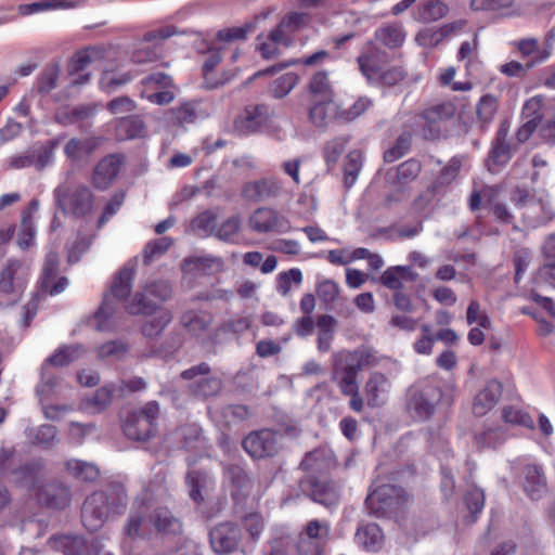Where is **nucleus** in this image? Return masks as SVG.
<instances>
[{
	"mask_svg": "<svg viewBox=\"0 0 555 555\" xmlns=\"http://www.w3.org/2000/svg\"><path fill=\"white\" fill-rule=\"evenodd\" d=\"M127 504V495L120 486H111L105 491L89 495L82 506V522L90 531L99 530L111 514H119Z\"/></svg>",
	"mask_w": 555,
	"mask_h": 555,
	"instance_id": "obj_1",
	"label": "nucleus"
},
{
	"mask_svg": "<svg viewBox=\"0 0 555 555\" xmlns=\"http://www.w3.org/2000/svg\"><path fill=\"white\" fill-rule=\"evenodd\" d=\"M307 23V14L293 12L285 15L267 36H257L256 50L263 60H274L283 54L284 49L294 46L293 35Z\"/></svg>",
	"mask_w": 555,
	"mask_h": 555,
	"instance_id": "obj_2",
	"label": "nucleus"
},
{
	"mask_svg": "<svg viewBox=\"0 0 555 555\" xmlns=\"http://www.w3.org/2000/svg\"><path fill=\"white\" fill-rule=\"evenodd\" d=\"M16 481L22 486L34 489L38 488V500L49 507L63 508L69 501V491L61 482L53 481L41 485L46 469L42 463L35 462L13 472Z\"/></svg>",
	"mask_w": 555,
	"mask_h": 555,
	"instance_id": "obj_3",
	"label": "nucleus"
},
{
	"mask_svg": "<svg viewBox=\"0 0 555 555\" xmlns=\"http://www.w3.org/2000/svg\"><path fill=\"white\" fill-rule=\"evenodd\" d=\"M70 177L67 172L64 181L54 189V203L65 215L82 218L92 211L94 194L83 183L73 184Z\"/></svg>",
	"mask_w": 555,
	"mask_h": 555,
	"instance_id": "obj_4",
	"label": "nucleus"
},
{
	"mask_svg": "<svg viewBox=\"0 0 555 555\" xmlns=\"http://www.w3.org/2000/svg\"><path fill=\"white\" fill-rule=\"evenodd\" d=\"M509 199L516 208L522 210L524 221L532 228L548 222L555 216L547 195L537 197L526 188L517 186L512 190Z\"/></svg>",
	"mask_w": 555,
	"mask_h": 555,
	"instance_id": "obj_5",
	"label": "nucleus"
},
{
	"mask_svg": "<svg viewBox=\"0 0 555 555\" xmlns=\"http://www.w3.org/2000/svg\"><path fill=\"white\" fill-rule=\"evenodd\" d=\"M172 295L171 285L167 281L146 283L143 292L137 293L126 306L130 314L150 315L157 311V304L167 301Z\"/></svg>",
	"mask_w": 555,
	"mask_h": 555,
	"instance_id": "obj_6",
	"label": "nucleus"
},
{
	"mask_svg": "<svg viewBox=\"0 0 555 555\" xmlns=\"http://www.w3.org/2000/svg\"><path fill=\"white\" fill-rule=\"evenodd\" d=\"M180 376L189 382L190 393L197 398L205 399L216 396L222 388L221 379L210 373V366L205 362L184 370Z\"/></svg>",
	"mask_w": 555,
	"mask_h": 555,
	"instance_id": "obj_7",
	"label": "nucleus"
},
{
	"mask_svg": "<svg viewBox=\"0 0 555 555\" xmlns=\"http://www.w3.org/2000/svg\"><path fill=\"white\" fill-rule=\"evenodd\" d=\"M442 399V390L435 384L421 382L410 389L409 409L414 415L426 421L430 418Z\"/></svg>",
	"mask_w": 555,
	"mask_h": 555,
	"instance_id": "obj_8",
	"label": "nucleus"
},
{
	"mask_svg": "<svg viewBox=\"0 0 555 555\" xmlns=\"http://www.w3.org/2000/svg\"><path fill=\"white\" fill-rule=\"evenodd\" d=\"M159 411V404L156 401L147 402L127 418L124 425L125 435L132 440H147L156 429L155 422Z\"/></svg>",
	"mask_w": 555,
	"mask_h": 555,
	"instance_id": "obj_9",
	"label": "nucleus"
},
{
	"mask_svg": "<svg viewBox=\"0 0 555 555\" xmlns=\"http://www.w3.org/2000/svg\"><path fill=\"white\" fill-rule=\"evenodd\" d=\"M404 502L403 490L388 483L376 487L369 493L365 500L367 508L378 516H384L399 509Z\"/></svg>",
	"mask_w": 555,
	"mask_h": 555,
	"instance_id": "obj_10",
	"label": "nucleus"
},
{
	"mask_svg": "<svg viewBox=\"0 0 555 555\" xmlns=\"http://www.w3.org/2000/svg\"><path fill=\"white\" fill-rule=\"evenodd\" d=\"M508 132L509 122L504 120L499 127L492 147L488 154L487 166L491 172H496L503 168L517 150V145L511 144L507 140Z\"/></svg>",
	"mask_w": 555,
	"mask_h": 555,
	"instance_id": "obj_11",
	"label": "nucleus"
},
{
	"mask_svg": "<svg viewBox=\"0 0 555 555\" xmlns=\"http://www.w3.org/2000/svg\"><path fill=\"white\" fill-rule=\"evenodd\" d=\"M249 227L258 233H286L291 230L287 218L273 208H257L249 217Z\"/></svg>",
	"mask_w": 555,
	"mask_h": 555,
	"instance_id": "obj_12",
	"label": "nucleus"
},
{
	"mask_svg": "<svg viewBox=\"0 0 555 555\" xmlns=\"http://www.w3.org/2000/svg\"><path fill=\"white\" fill-rule=\"evenodd\" d=\"M28 279V268L21 261L11 259L0 275V292L13 295L14 300L24 292Z\"/></svg>",
	"mask_w": 555,
	"mask_h": 555,
	"instance_id": "obj_13",
	"label": "nucleus"
},
{
	"mask_svg": "<svg viewBox=\"0 0 555 555\" xmlns=\"http://www.w3.org/2000/svg\"><path fill=\"white\" fill-rule=\"evenodd\" d=\"M242 446L253 457L272 456L279 450L280 435L269 429H262L248 435Z\"/></svg>",
	"mask_w": 555,
	"mask_h": 555,
	"instance_id": "obj_14",
	"label": "nucleus"
},
{
	"mask_svg": "<svg viewBox=\"0 0 555 555\" xmlns=\"http://www.w3.org/2000/svg\"><path fill=\"white\" fill-rule=\"evenodd\" d=\"M284 184L276 177H267L246 182L242 188V196L254 203L264 202L282 194Z\"/></svg>",
	"mask_w": 555,
	"mask_h": 555,
	"instance_id": "obj_15",
	"label": "nucleus"
},
{
	"mask_svg": "<svg viewBox=\"0 0 555 555\" xmlns=\"http://www.w3.org/2000/svg\"><path fill=\"white\" fill-rule=\"evenodd\" d=\"M59 256L54 251H49L46 256L42 275L40 279V293L43 295H59L68 285L66 278L57 279Z\"/></svg>",
	"mask_w": 555,
	"mask_h": 555,
	"instance_id": "obj_16",
	"label": "nucleus"
},
{
	"mask_svg": "<svg viewBox=\"0 0 555 555\" xmlns=\"http://www.w3.org/2000/svg\"><path fill=\"white\" fill-rule=\"evenodd\" d=\"M375 59L374 53L361 55L358 59L360 70L367 79H379L383 85L395 86L404 78V73L399 67L382 70Z\"/></svg>",
	"mask_w": 555,
	"mask_h": 555,
	"instance_id": "obj_17",
	"label": "nucleus"
},
{
	"mask_svg": "<svg viewBox=\"0 0 555 555\" xmlns=\"http://www.w3.org/2000/svg\"><path fill=\"white\" fill-rule=\"evenodd\" d=\"M327 527L319 520H311L301 533L298 542V551L301 555H321L325 539L327 537Z\"/></svg>",
	"mask_w": 555,
	"mask_h": 555,
	"instance_id": "obj_18",
	"label": "nucleus"
},
{
	"mask_svg": "<svg viewBox=\"0 0 555 555\" xmlns=\"http://www.w3.org/2000/svg\"><path fill=\"white\" fill-rule=\"evenodd\" d=\"M272 111L268 105L247 106L234 121L235 130L243 134L256 132L268 122Z\"/></svg>",
	"mask_w": 555,
	"mask_h": 555,
	"instance_id": "obj_19",
	"label": "nucleus"
},
{
	"mask_svg": "<svg viewBox=\"0 0 555 555\" xmlns=\"http://www.w3.org/2000/svg\"><path fill=\"white\" fill-rule=\"evenodd\" d=\"M241 540V530L233 524H220L210 531V544L216 553L233 552Z\"/></svg>",
	"mask_w": 555,
	"mask_h": 555,
	"instance_id": "obj_20",
	"label": "nucleus"
},
{
	"mask_svg": "<svg viewBox=\"0 0 555 555\" xmlns=\"http://www.w3.org/2000/svg\"><path fill=\"white\" fill-rule=\"evenodd\" d=\"M121 158L118 155H108L102 158L95 166L92 173V184L100 191L107 190L116 179L120 167Z\"/></svg>",
	"mask_w": 555,
	"mask_h": 555,
	"instance_id": "obj_21",
	"label": "nucleus"
},
{
	"mask_svg": "<svg viewBox=\"0 0 555 555\" xmlns=\"http://www.w3.org/2000/svg\"><path fill=\"white\" fill-rule=\"evenodd\" d=\"M301 489L307 492L314 502L328 508L338 503L339 496L335 485L332 482L307 478L301 482Z\"/></svg>",
	"mask_w": 555,
	"mask_h": 555,
	"instance_id": "obj_22",
	"label": "nucleus"
},
{
	"mask_svg": "<svg viewBox=\"0 0 555 555\" xmlns=\"http://www.w3.org/2000/svg\"><path fill=\"white\" fill-rule=\"evenodd\" d=\"M190 498L197 504L203 503L214 487L212 477L205 470L191 469L185 477Z\"/></svg>",
	"mask_w": 555,
	"mask_h": 555,
	"instance_id": "obj_23",
	"label": "nucleus"
},
{
	"mask_svg": "<svg viewBox=\"0 0 555 555\" xmlns=\"http://www.w3.org/2000/svg\"><path fill=\"white\" fill-rule=\"evenodd\" d=\"M345 112L335 99L318 100L309 111V119L317 127H324L344 117Z\"/></svg>",
	"mask_w": 555,
	"mask_h": 555,
	"instance_id": "obj_24",
	"label": "nucleus"
},
{
	"mask_svg": "<svg viewBox=\"0 0 555 555\" xmlns=\"http://www.w3.org/2000/svg\"><path fill=\"white\" fill-rule=\"evenodd\" d=\"M502 395V384L496 379L489 380L475 396L473 413L476 416L486 415L498 403Z\"/></svg>",
	"mask_w": 555,
	"mask_h": 555,
	"instance_id": "obj_25",
	"label": "nucleus"
},
{
	"mask_svg": "<svg viewBox=\"0 0 555 555\" xmlns=\"http://www.w3.org/2000/svg\"><path fill=\"white\" fill-rule=\"evenodd\" d=\"M418 274L410 266H395L387 268L379 278V282L391 291H401L408 282H415Z\"/></svg>",
	"mask_w": 555,
	"mask_h": 555,
	"instance_id": "obj_26",
	"label": "nucleus"
},
{
	"mask_svg": "<svg viewBox=\"0 0 555 555\" xmlns=\"http://www.w3.org/2000/svg\"><path fill=\"white\" fill-rule=\"evenodd\" d=\"M116 304L109 295L103 296V301L92 319V325L99 332H111L117 326Z\"/></svg>",
	"mask_w": 555,
	"mask_h": 555,
	"instance_id": "obj_27",
	"label": "nucleus"
},
{
	"mask_svg": "<svg viewBox=\"0 0 555 555\" xmlns=\"http://www.w3.org/2000/svg\"><path fill=\"white\" fill-rule=\"evenodd\" d=\"M269 12H261L243 26L219 30L216 37L217 43L225 47L227 43L235 40H245L247 35L255 31L258 24L267 20Z\"/></svg>",
	"mask_w": 555,
	"mask_h": 555,
	"instance_id": "obj_28",
	"label": "nucleus"
},
{
	"mask_svg": "<svg viewBox=\"0 0 555 555\" xmlns=\"http://www.w3.org/2000/svg\"><path fill=\"white\" fill-rule=\"evenodd\" d=\"M354 542L365 551L376 552L384 543V534L378 525L364 524L356 531Z\"/></svg>",
	"mask_w": 555,
	"mask_h": 555,
	"instance_id": "obj_29",
	"label": "nucleus"
},
{
	"mask_svg": "<svg viewBox=\"0 0 555 555\" xmlns=\"http://www.w3.org/2000/svg\"><path fill=\"white\" fill-rule=\"evenodd\" d=\"M524 490L532 500L541 499L547 491L546 480L542 469L528 465L524 469Z\"/></svg>",
	"mask_w": 555,
	"mask_h": 555,
	"instance_id": "obj_30",
	"label": "nucleus"
},
{
	"mask_svg": "<svg viewBox=\"0 0 555 555\" xmlns=\"http://www.w3.org/2000/svg\"><path fill=\"white\" fill-rule=\"evenodd\" d=\"M99 144L100 139L94 137L72 138L64 146V154L72 162H79L91 155Z\"/></svg>",
	"mask_w": 555,
	"mask_h": 555,
	"instance_id": "obj_31",
	"label": "nucleus"
},
{
	"mask_svg": "<svg viewBox=\"0 0 555 555\" xmlns=\"http://www.w3.org/2000/svg\"><path fill=\"white\" fill-rule=\"evenodd\" d=\"M406 38L404 27L400 23H386L375 31V40L388 49L400 48Z\"/></svg>",
	"mask_w": 555,
	"mask_h": 555,
	"instance_id": "obj_32",
	"label": "nucleus"
},
{
	"mask_svg": "<svg viewBox=\"0 0 555 555\" xmlns=\"http://www.w3.org/2000/svg\"><path fill=\"white\" fill-rule=\"evenodd\" d=\"M83 354L85 349L79 344L63 345L48 357L42 364L50 369L51 366L64 367L79 360Z\"/></svg>",
	"mask_w": 555,
	"mask_h": 555,
	"instance_id": "obj_33",
	"label": "nucleus"
},
{
	"mask_svg": "<svg viewBox=\"0 0 555 555\" xmlns=\"http://www.w3.org/2000/svg\"><path fill=\"white\" fill-rule=\"evenodd\" d=\"M218 218V209L204 210L191 220L189 231L201 237H209L216 232Z\"/></svg>",
	"mask_w": 555,
	"mask_h": 555,
	"instance_id": "obj_34",
	"label": "nucleus"
},
{
	"mask_svg": "<svg viewBox=\"0 0 555 555\" xmlns=\"http://www.w3.org/2000/svg\"><path fill=\"white\" fill-rule=\"evenodd\" d=\"M307 470L324 472L335 466L334 452L328 448H319L308 453L300 463Z\"/></svg>",
	"mask_w": 555,
	"mask_h": 555,
	"instance_id": "obj_35",
	"label": "nucleus"
},
{
	"mask_svg": "<svg viewBox=\"0 0 555 555\" xmlns=\"http://www.w3.org/2000/svg\"><path fill=\"white\" fill-rule=\"evenodd\" d=\"M376 361L375 351L369 346H361L349 353V392H352L357 385L351 374L363 367L373 365Z\"/></svg>",
	"mask_w": 555,
	"mask_h": 555,
	"instance_id": "obj_36",
	"label": "nucleus"
},
{
	"mask_svg": "<svg viewBox=\"0 0 555 555\" xmlns=\"http://www.w3.org/2000/svg\"><path fill=\"white\" fill-rule=\"evenodd\" d=\"M62 385L63 378L51 372L50 367L42 364L41 379L36 387V392L40 401L49 399L52 396H56L61 391Z\"/></svg>",
	"mask_w": 555,
	"mask_h": 555,
	"instance_id": "obj_37",
	"label": "nucleus"
},
{
	"mask_svg": "<svg viewBox=\"0 0 555 555\" xmlns=\"http://www.w3.org/2000/svg\"><path fill=\"white\" fill-rule=\"evenodd\" d=\"M328 57H330V53L326 50H319L309 56L293 60L287 63H281L278 65L270 66L266 69L259 70L253 76V79L259 78L262 76L274 75L278 72H280L291 65L302 64L305 66H317V65L322 64Z\"/></svg>",
	"mask_w": 555,
	"mask_h": 555,
	"instance_id": "obj_38",
	"label": "nucleus"
},
{
	"mask_svg": "<svg viewBox=\"0 0 555 555\" xmlns=\"http://www.w3.org/2000/svg\"><path fill=\"white\" fill-rule=\"evenodd\" d=\"M389 387V380L384 374L378 372L373 373L365 386L369 404H382Z\"/></svg>",
	"mask_w": 555,
	"mask_h": 555,
	"instance_id": "obj_39",
	"label": "nucleus"
},
{
	"mask_svg": "<svg viewBox=\"0 0 555 555\" xmlns=\"http://www.w3.org/2000/svg\"><path fill=\"white\" fill-rule=\"evenodd\" d=\"M181 323L194 336H202L209 331L212 315L208 312L189 311L181 318Z\"/></svg>",
	"mask_w": 555,
	"mask_h": 555,
	"instance_id": "obj_40",
	"label": "nucleus"
},
{
	"mask_svg": "<svg viewBox=\"0 0 555 555\" xmlns=\"http://www.w3.org/2000/svg\"><path fill=\"white\" fill-rule=\"evenodd\" d=\"M448 11V5L442 1L430 0L417 7L414 18L422 23L436 22L444 17Z\"/></svg>",
	"mask_w": 555,
	"mask_h": 555,
	"instance_id": "obj_41",
	"label": "nucleus"
},
{
	"mask_svg": "<svg viewBox=\"0 0 555 555\" xmlns=\"http://www.w3.org/2000/svg\"><path fill=\"white\" fill-rule=\"evenodd\" d=\"M57 144L59 139H54L43 145L30 149L31 156H34L33 164L38 171L44 170L54 163Z\"/></svg>",
	"mask_w": 555,
	"mask_h": 555,
	"instance_id": "obj_42",
	"label": "nucleus"
},
{
	"mask_svg": "<svg viewBox=\"0 0 555 555\" xmlns=\"http://www.w3.org/2000/svg\"><path fill=\"white\" fill-rule=\"evenodd\" d=\"M152 532L151 519L146 520L143 512L130 513L124 527V533L127 538L137 539Z\"/></svg>",
	"mask_w": 555,
	"mask_h": 555,
	"instance_id": "obj_43",
	"label": "nucleus"
},
{
	"mask_svg": "<svg viewBox=\"0 0 555 555\" xmlns=\"http://www.w3.org/2000/svg\"><path fill=\"white\" fill-rule=\"evenodd\" d=\"M132 279H133V269L124 268L119 271L117 276L115 278L111 289L105 295H109L112 299L124 300L126 299L131 292L132 287Z\"/></svg>",
	"mask_w": 555,
	"mask_h": 555,
	"instance_id": "obj_44",
	"label": "nucleus"
},
{
	"mask_svg": "<svg viewBox=\"0 0 555 555\" xmlns=\"http://www.w3.org/2000/svg\"><path fill=\"white\" fill-rule=\"evenodd\" d=\"M336 325H337V322L332 315L323 314L318 318V320H317V327L319 330L318 349L321 352H326L330 350L331 341L333 340Z\"/></svg>",
	"mask_w": 555,
	"mask_h": 555,
	"instance_id": "obj_45",
	"label": "nucleus"
},
{
	"mask_svg": "<svg viewBox=\"0 0 555 555\" xmlns=\"http://www.w3.org/2000/svg\"><path fill=\"white\" fill-rule=\"evenodd\" d=\"M117 131L122 139H139L147 134L146 125L139 116L121 118L118 121Z\"/></svg>",
	"mask_w": 555,
	"mask_h": 555,
	"instance_id": "obj_46",
	"label": "nucleus"
},
{
	"mask_svg": "<svg viewBox=\"0 0 555 555\" xmlns=\"http://www.w3.org/2000/svg\"><path fill=\"white\" fill-rule=\"evenodd\" d=\"M152 528L165 533H177L180 531V521L172 516L167 508H158L151 517Z\"/></svg>",
	"mask_w": 555,
	"mask_h": 555,
	"instance_id": "obj_47",
	"label": "nucleus"
},
{
	"mask_svg": "<svg viewBox=\"0 0 555 555\" xmlns=\"http://www.w3.org/2000/svg\"><path fill=\"white\" fill-rule=\"evenodd\" d=\"M26 437L35 444L50 448L56 441L57 430L56 427L52 425L29 427L26 429Z\"/></svg>",
	"mask_w": 555,
	"mask_h": 555,
	"instance_id": "obj_48",
	"label": "nucleus"
},
{
	"mask_svg": "<svg viewBox=\"0 0 555 555\" xmlns=\"http://www.w3.org/2000/svg\"><path fill=\"white\" fill-rule=\"evenodd\" d=\"M309 91L315 101L335 99L333 87L325 72H318L312 76Z\"/></svg>",
	"mask_w": 555,
	"mask_h": 555,
	"instance_id": "obj_49",
	"label": "nucleus"
},
{
	"mask_svg": "<svg viewBox=\"0 0 555 555\" xmlns=\"http://www.w3.org/2000/svg\"><path fill=\"white\" fill-rule=\"evenodd\" d=\"M52 548L64 555H79L83 550V540L78 535H57L49 541Z\"/></svg>",
	"mask_w": 555,
	"mask_h": 555,
	"instance_id": "obj_50",
	"label": "nucleus"
},
{
	"mask_svg": "<svg viewBox=\"0 0 555 555\" xmlns=\"http://www.w3.org/2000/svg\"><path fill=\"white\" fill-rule=\"evenodd\" d=\"M170 114L173 115L179 125L193 124L206 116L196 102H184L178 107L171 108Z\"/></svg>",
	"mask_w": 555,
	"mask_h": 555,
	"instance_id": "obj_51",
	"label": "nucleus"
},
{
	"mask_svg": "<svg viewBox=\"0 0 555 555\" xmlns=\"http://www.w3.org/2000/svg\"><path fill=\"white\" fill-rule=\"evenodd\" d=\"M65 468L75 478L85 481H93L98 478L100 474L99 468L93 463L83 462L79 460L67 461L65 463Z\"/></svg>",
	"mask_w": 555,
	"mask_h": 555,
	"instance_id": "obj_52",
	"label": "nucleus"
},
{
	"mask_svg": "<svg viewBox=\"0 0 555 555\" xmlns=\"http://www.w3.org/2000/svg\"><path fill=\"white\" fill-rule=\"evenodd\" d=\"M498 111V101L494 96L483 95L477 105V120L482 130L492 122Z\"/></svg>",
	"mask_w": 555,
	"mask_h": 555,
	"instance_id": "obj_53",
	"label": "nucleus"
},
{
	"mask_svg": "<svg viewBox=\"0 0 555 555\" xmlns=\"http://www.w3.org/2000/svg\"><path fill=\"white\" fill-rule=\"evenodd\" d=\"M129 352V346L124 340H111L98 348L99 359H109L120 361Z\"/></svg>",
	"mask_w": 555,
	"mask_h": 555,
	"instance_id": "obj_54",
	"label": "nucleus"
},
{
	"mask_svg": "<svg viewBox=\"0 0 555 555\" xmlns=\"http://www.w3.org/2000/svg\"><path fill=\"white\" fill-rule=\"evenodd\" d=\"M61 67L59 64L47 65L38 77V91L40 93H49L57 86Z\"/></svg>",
	"mask_w": 555,
	"mask_h": 555,
	"instance_id": "obj_55",
	"label": "nucleus"
},
{
	"mask_svg": "<svg viewBox=\"0 0 555 555\" xmlns=\"http://www.w3.org/2000/svg\"><path fill=\"white\" fill-rule=\"evenodd\" d=\"M301 282L302 273L297 268L280 272L276 280V291L280 295L286 297L291 292L292 285L299 286Z\"/></svg>",
	"mask_w": 555,
	"mask_h": 555,
	"instance_id": "obj_56",
	"label": "nucleus"
},
{
	"mask_svg": "<svg viewBox=\"0 0 555 555\" xmlns=\"http://www.w3.org/2000/svg\"><path fill=\"white\" fill-rule=\"evenodd\" d=\"M156 312V317L142 326V333L146 337L157 336L172 319L171 313L167 309H159Z\"/></svg>",
	"mask_w": 555,
	"mask_h": 555,
	"instance_id": "obj_57",
	"label": "nucleus"
},
{
	"mask_svg": "<svg viewBox=\"0 0 555 555\" xmlns=\"http://www.w3.org/2000/svg\"><path fill=\"white\" fill-rule=\"evenodd\" d=\"M412 134L408 131L401 133L393 145L384 153V159L387 163H393L404 156L410 150Z\"/></svg>",
	"mask_w": 555,
	"mask_h": 555,
	"instance_id": "obj_58",
	"label": "nucleus"
},
{
	"mask_svg": "<svg viewBox=\"0 0 555 555\" xmlns=\"http://www.w3.org/2000/svg\"><path fill=\"white\" fill-rule=\"evenodd\" d=\"M133 76L129 73H115L111 70H106L103 73L100 79V87L102 90L106 92H112L117 88L128 83L131 81Z\"/></svg>",
	"mask_w": 555,
	"mask_h": 555,
	"instance_id": "obj_59",
	"label": "nucleus"
},
{
	"mask_svg": "<svg viewBox=\"0 0 555 555\" xmlns=\"http://www.w3.org/2000/svg\"><path fill=\"white\" fill-rule=\"evenodd\" d=\"M455 114V107L452 103H442L424 111V118L428 124H437L449 120Z\"/></svg>",
	"mask_w": 555,
	"mask_h": 555,
	"instance_id": "obj_60",
	"label": "nucleus"
},
{
	"mask_svg": "<svg viewBox=\"0 0 555 555\" xmlns=\"http://www.w3.org/2000/svg\"><path fill=\"white\" fill-rule=\"evenodd\" d=\"M35 233L36 229L31 215L28 211H24L17 238L18 246L22 249H26L31 246L34 244Z\"/></svg>",
	"mask_w": 555,
	"mask_h": 555,
	"instance_id": "obj_61",
	"label": "nucleus"
},
{
	"mask_svg": "<svg viewBox=\"0 0 555 555\" xmlns=\"http://www.w3.org/2000/svg\"><path fill=\"white\" fill-rule=\"evenodd\" d=\"M178 435L182 439L183 447L186 449H197L202 446V429L197 424H189L178 429Z\"/></svg>",
	"mask_w": 555,
	"mask_h": 555,
	"instance_id": "obj_62",
	"label": "nucleus"
},
{
	"mask_svg": "<svg viewBox=\"0 0 555 555\" xmlns=\"http://www.w3.org/2000/svg\"><path fill=\"white\" fill-rule=\"evenodd\" d=\"M172 238L164 236L146 244L144 248V261L146 263L162 257L172 245Z\"/></svg>",
	"mask_w": 555,
	"mask_h": 555,
	"instance_id": "obj_63",
	"label": "nucleus"
},
{
	"mask_svg": "<svg viewBox=\"0 0 555 555\" xmlns=\"http://www.w3.org/2000/svg\"><path fill=\"white\" fill-rule=\"evenodd\" d=\"M298 81L299 77L297 74L286 73L273 81L272 94L274 98H284L295 88Z\"/></svg>",
	"mask_w": 555,
	"mask_h": 555,
	"instance_id": "obj_64",
	"label": "nucleus"
}]
</instances>
